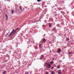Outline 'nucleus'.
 Here are the masks:
<instances>
[{
    "label": "nucleus",
    "mask_w": 74,
    "mask_h": 74,
    "mask_svg": "<svg viewBox=\"0 0 74 74\" xmlns=\"http://www.w3.org/2000/svg\"><path fill=\"white\" fill-rule=\"evenodd\" d=\"M15 32H16V30L13 29V31L11 32L10 34L9 35L8 37H10V36H11L12 34H14L15 33Z\"/></svg>",
    "instance_id": "obj_1"
},
{
    "label": "nucleus",
    "mask_w": 74,
    "mask_h": 74,
    "mask_svg": "<svg viewBox=\"0 0 74 74\" xmlns=\"http://www.w3.org/2000/svg\"><path fill=\"white\" fill-rule=\"evenodd\" d=\"M45 64L47 65V66L48 69H49L51 67V66L48 63H46Z\"/></svg>",
    "instance_id": "obj_2"
},
{
    "label": "nucleus",
    "mask_w": 74,
    "mask_h": 74,
    "mask_svg": "<svg viewBox=\"0 0 74 74\" xmlns=\"http://www.w3.org/2000/svg\"><path fill=\"white\" fill-rule=\"evenodd\" d=\"M42 47H43V46L42 45V44H39V48H40V49H41V48H42Z\"/></svg>",
    "instance_id": "obj_3"
},
{
    "label": "nucleus",
    "mask_w": 74,
    "mask_h": 74,
    "mask_svg": "<svg viewBox=\"0 0 74 74\" xmlns=\"http://www.w3.org/2000/svg\"><path fill=\"white\" fill-rule=\"evenodd\" d=\"M58 74H61V70H59L58 71Z\"/></svg>",
    "instance_id": "obj_4"
},
{
    "label": "nucleus",
    "mask_w": 74,
    "mask_h": 74,
    "mask_svg": "<svg viewBox=\"0 0 74 74\" xmlns=\"http://www.w3.org/2000/svg\"><path fill=\"white\" fill-rule=\"evenodd\" d=\"M57 69H60V66L59 65H58L57 66Z\"/></svg>",
    "instance_id": "obj_5"
},
{
    "label": "nucleus",
    "mask_w": 74,
    "mask_h": 74,
    "mask_svg": "<svg viewBox=\"0 0 74 74\" xmlns=\"http://www.w3.org/2000/svg\"><path fill=\"white\" fill-rule=\"evenodd\" d=\"M5 16V17L6 18V20L7 21L8 18V16H7V14H6Z\"/></svg>",
    "instance_id": "obj_6"
},
{
    "label": "nucleus",
    "mask_w": 74,
    "mask_h": 74,
    "mask_svg": "<svg viewBox=\"0 0 74 74\" xmlns=\"http://www.w3.org/2000/svg\"><path fill=\"white\" fill-rule=\"evenodd\" d=\"M54 62L53 61H51L50 62V63L51 64H53Z\"/></svg>",
    "instance_id": "obj_7"
},
{
    "label": "nucleus",
    "mask_w": 74,
    "mask_h": 74,
    "mask_svg": "<svg viewBox=\"0 0 74 74\" xmlns=\"http://www.w3.org/2000/svg\"><path fill=\"white\" fill-rule=\"evenodd\" d=\"M61 51V50H60V49H59L58 50V51H57V52H58V53H59V52H60Z\"/></svg>",
    "instance_id": "obj_8"
},
{
    "label": "nucleus",
    "mask_w": 74,
    "mask_h": 74,
    "mask_svg": "<svg viewBox=\"0 0 74 74\" xmlns=\"http://www.w3.org/2000/svg\"><path fill=\"white\" fill-rule=\"evenodd\" d=\"M14 10H12V12L11 13L12 14H14Z\"/></svg>",
    "instance_id": "obj_9"
},
{
    "label": "nucleus",
    "mask_w": 74,
    "mask_h": 74,
    "mask_svg": "<svg viewBox=\"0 0 74 74\" xmlns=\"http://www.w3.org/2000/svg\"><path fill=\"white\" fill-rule=\"evenodd\" d=\"M41 58L42 59H43V58H44V56H43V55L41 56Z\"/></svg>",
    "instance_id": "obj_10"
},
{
    "label": "nucleus",
    "mask_w": 74,
    "mask_h": 74,
    "mask_svg": "<svg viewBox=\"0 0 74 74\" xmlns=\"http://www.w3.org/2000/svg\"><path fill=\"white\" fill-rule=\"evenodd\" d=\"M45 41H46V40H45V39H44L43 42H45Z\"/></svg>",
    "instance_id": "obj_11"
},
{
    "label": "nucleus",
    "mask_w": 74,
    "mask_h": 74,
    "mask_svg": "<svg viewBox=\"0 0 74 74\" xmlns=\"http://www.w3.org/2000/svg\"><path fill=\"white\" fill-rule=\"evenodd\" d=\"M20 9L21 10H22V7L21 5L20 6Z\"/></svg>",
    "instance_id": "obj_12"
},
{
    "label": "nucleus",
    "mask_w": 74,
    "mask_h": 74,
    "mask_svg": "<svg viewBox=\"0 0 74 74\" xmlns=\"http://www.w3.org/2000/svg\"><path fill=\"white\" fill-rule=\"evenodd\" d=\"M42 27H45V25H43L42 26Z\"/></svg>",
    "instance_id": "obj_13"
},
{
    "label": "nucleus",
    "mask_w": 74,
    "mask_h": 74,
    "mask_svg": "<svg viewBox=\"0 0 74 74\" xmlns=\"http://www.w3.org/2000/svg\"><path fill=\"white\" fill-rule=\"evenodd\" d=\"M5 73H6V71H5L4 72H3V74H5Z\"/></svg>",
    "instance_id": "obj_14"
},
{
    "label": "nucleus",
    "mask_w": 74,
    "mask_h": 74,
    "mask_svg": "<svg viewBox=\"0 0 74 74\" xmlns=\"http://www.w3.org/2000/svg\"><path fill=\"white\" fill-rule=\"evenodd\" d=\"M37 1L38 2H40V1H41V0H37Z\"/></svg>",
    "instance_id": "obj_15"
},
{
    "label": "nucleus",
    "mask_w": 74,
    "mask_h": 74,
    "mask_svg": "<svg viewBox=\"0 0 74 74\" xmlns=\"http://www.w3.org/2000/svg\"><path fill=\"white\" fill-rule=\"evenodd\" d=\"M57 26H58V27H59V26H60V25L59 24H58L57 25Z\"/></svg>",
    "instance_id": "obj_16"
},
{
    "label": "nucleus",
    "mask_w": 74,
    "mask_h": 74,
    "mask_svg": "<svg viewBox=\"0 0 74 74\" xmlns=\"http://www.w3.org/2000/svg\"><path fill=\"white\" fill-rule=\"evenodd\" d=\"M49 27H51V24H49Z\"/></svg>",
    "instance_id": "obj_17"
},
{
    "label": "nucleus",
    "mask_w": 74,
    "mask_h": 74,
    "mask_svg": "<svg viewBox=\"0 0 74 74\" xmlns=\"http://www.w3.org/2000/svg\"><path fill=\"white\" fill-rule=\"evenodd\" d=\"M66 40L67 41H69V38H67Z\"/></svg>",
    "instance_id": "obj_18"
},
{
    "label": "nucleus",
    "mask_w": 74,
    "mask_h": 74,
    "mask_svg": "<svg viewBox=\"0 0 74 74\" xmlns=\"http://www.w3.org/2000/svg\"><path fill=\"white\" fill-rule=\"evenodd\" d=\"M52 30H55V28L53 29Z\"/></svg>",
    "instance_id": "obj_19"
},
{
    "label": "nucleus",
    "mask_w": 74,
    "mask_h": 74,
    "mask_svg": "<svg viewBox=\"0 0 74 74\" xmlns=\"http://www.w3.org/2000/svg\"><path fill=\"white\" fill-rule=\"evenodd\" d=\"M68 54H71V53L70 52H69L68 53Z\"/></svg>",
    "instance_id": "obj_20"
},
{
    "label": "nucleus",
    "mask_w": 74,
    "mask_h": 74,
    "mask_svg": "<svg viewBox=\"0 0 74 74\" xmlns=\"http://www.w3.org/2000/svg\"><path fill=\"white\" fill-rule=\"evenodd\" d=\"M18 29H19V28H18L17 29H16V30H18Z\"/></svg>",
    "instance_id": "obj_21"
},
{
    "label": "nucleus",
    "mask_w": 74,
    "mask_h": 74,
    "mask_svg": "<svg viewBox=\"0 0 74 74\" xmlns=\"http://www.w3.org/2000/svg\"><path fill=\"white\" fill-rule=\"evenodd\" d=\"M29 74V72H28V73H25V74Z\"/></svg>",
    "instance_id": "obj_22"
},
{
    "label": "nucleus",
    "mask_w": 74,
    "mask_h": 74,
    "mask_svg": "<svg viewBox=\"0 0 74 74\" xmlns=\"http://www.w3.org/2000/svg\"><path fill=\"white\" fill-rule=\"evenodd\" d=\"M46 74H49V73H46Z\"/></svg>",
    "instance_id": "obj_23"
},
{
    "label": "nucleus",
    "mask_w": 74,
    "mask_h": 74,
    "mask_svg": "<svg viewBox=\"0 0 74 74\" xmlns=\"http://www.w3.org/2000/svg\"><path fill=\"white\" fill-rule=\"evenodd\" d=\"M35 49H37V47H36V48L35 47Z\"/></svg>",
    "instance_id": "obj_24"
},
{
    "label": "nucleus",
    "mask_w": 74,
    "mask_h": 74,
    "mask_svg": "<svg viewBox=\"0 0 74 74\" xmlns=\"http://www.w3.org/2000/svg\"><path fill=\"white\" fill-rule=\"evenodd\" d=\"M52 60H54V58H52Z\"/></svg>",
    "instance_id": "obj_25"
},
{
    "label": "nucleus",
    "mask_w": 74,
    "mask_h": 74,
    "mask_svg": "<svg viewBox=\"0 0 74 74\" xmlns=\"http://www.w3.org/2000/svg\"><path fill=\"white\" fill-rule=\"evenodd\" d=\"M73 44V43H71V44Z\"/></svg>",
    "instance_id": "obj_26"
}]
</instances>
